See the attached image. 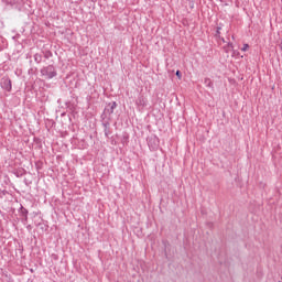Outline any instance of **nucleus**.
<instances>
[{
  "mask_svg": "<svg viewBox=\"0 0 282 282\" xmlns=\"http://www.w3.org/2000/svg\"><path fill=\"white\" fill-rule=\"evenodd\" d=\"M116 107H118V104L116 101H112V102H109L105 110H104V113L106 116H111V113H113V111L116 110Z\"/></svg>",
  "mask_w": 282,
  "mask_h": 282,
  "instance_id": "obj_3",
  "label": "nucleus"
},
{
  "mask_svg": "<svg viewBox=\"0 0 282 282\" xmlns=\"http://www.w3.org/2000/svg\"><path fill=\"white\" fill-rule=\"evenodd\" d=\"M21 216L23 217V221H28V209H25L23 206L20 208Z\"/></svg>",
  "mask_w": 282,
  "mask_h": 282,
  "instance_id": "obj_6",
  "label": "nucleus"
},
{
  "mask_svg": "<svg viewBox=\"0 0 282 282\" xmlns=\"http://www.w3.org/2000/svg\"><path fill=\"white\" fill-rule=\"evenodd\" d=\"M44 56L45 58H50V56H52V53H46Z\"/></svg>",
  "mask_w": 282,
  "mask_h": 282,
  "instance_id": "obj_11",
  "label": "nucleus"
},
{
  "mask_svg": "<svg viewBox=\"0 0 282 282\" xmlns=\"http://www.w3.org/2000/svg\"><path fill=\"white\" fill-rule=\"evenodd\" d=\"M34 61H35V63H41V61H43V55L36 53V54L34 55Z\"/></svg>",
  "mask_w": 282,
  "mask_h": 282,
  "instance_id": "obj_7",
  "label": "nucleus"
},
{
  "mask_svg": "<svg viewBox=\"0 0 282 282\" xmlns=\"http://www.w3.org/2000/svg\"><path fill=\"white\" fill-rule=\"evenodd\" d=\"M151 140H153V138L149 140V147H151Z\"/></svg>",
  "mask_w": 282,
  "mask_h": 282,
  "instance_id": "obj_13",
  "label": "nucleus"
},
{
  "mask_svg": "<svg viewBox=\"0 0 282 282\" xmlns=\"http://www.w3.org/2000/svg\"><path fill=\"white\" fill-rule=\"evenodd\" d=\"M176 76H177V78L182 79V72L181 70H176Z\"/></svg>",
  "mask_w": 282,
  "mask_h": 282,
  "instance_id": "obj_10",
  "label": "nucleus"
},
{
  "mask_svg": "<svg viewBox=\"0 0 282 282\" xmlns=\"http://www.w3.org/2000/svg\"><path fill=\"white\" fill-rule=\"evenodd\" d=\"M228 46H229V47H232V43H229Z\"/></svg>",
  "mask_w": 282,
  "mask_h": 282,
  "instance_id": "obj_14",
  "label": "nucleus"
},
{
  "mask_svg": "<svg viewBox=\"0 0 282 282\" xmlns=\"http://www.w3.org/2000/svg\"><path fill=\"white\" fill-rule=\"evenodd\" d=\"M249 47H250V45L243 44L241 51H242V52H248V48H249Z\"/></svg>",
  "mask_w": 282,
  "mask_h": 282,
  "instance_id": "obj_9",
  "label": "nucleus"
},
{
  "mask_svg": "<svg viewBox=\"0 0 282 282\" xmlns=\"http://www.w3.org/2000/svg\"><path fill=\"white\" fill-rule=\"evenodd\" d=\"M41 74L42 76H44V78H47L48 80L57 76L56 68L54 67V65H48L46 67H43L41 69Z\"/></svg>",
  "mask_w": 282,
  "mask_h": 282,
  "instance_id": "obj_1",
  "label": "nucleus"
},
{
  "mask_svg": "<svg viewBox=\"0 0 282 282\" xmlns=\"http://www.w3.org/2000/svg\"><path fill=\"white\" fill-rule=\"evenodd\" d=\"M204 84L206 85V87H213V82L210 80V78H205Z\"/></svg>",
  "mask_w": 282,
  "mask_h": 282,
  "instance_id": "obj_8",
  "label": "nucleus"
},
{
  "mask_svg": "<svg viewBox=\"0 0 282 282\" xmlns=\"http://www.w3.org/2000/svg\"><path fill=\"white\" fill-rule=\"evenodd\" d=\"M135 105L138 109H144V107H147V97H144V95H140L135 100Z\"/></svg>",
  "mask_w": 282,
  "mask_h": 282,
  "instance_id": "obj_4",
  "label": "nucleus"
},
{
  "mask_svg": "<svg viewBox=\"0 0 282 282\" xmlns=\"http://www.w3.org/2000/svg\"><path fill=\"white\" fill-rule=\"evenodd\" d=\"M0 85L4 91H12V80L10 78H2Z\"/></svg>",
  "mask_w": 282,
  "mask_h": 282,
  "instance_id": "obj_2",
  "label": "nucleus"
},
{
  "mask_svg": "<svg viewBox=\"0 0 282 282\" xmlns=\"http://www.w3.org/2000/svg\"><path fill=\"white\" fill-rule=\"evenodd\" d=\"M152 140H154V141H155V140H158V139L154 137Z\"/></svg>",
  "mask_w": 282,
  "mask_h": 282,
  "instance_id": "obj_15",
  "label": "nucleus"
},
{
  "mask_svg": "<svg viewBox=\"0 0 282 282\" xmlns=\"http://www.w3.org/2000/svg\"><path fill=\"white\" fill-rule=\"evenodd\" d=\"M220 30H221V28L218 26V28H217V31H216V34H220V32H219Z\"/></svg>",
  "mask_w": 282,
  "mask_h": 282,
  "instance_id": "obj_12",
  "label": "nucleus"
},
{
  "mask_svg": "<svg viewBox=\"0 0 282 282\" xmlns=\"http://www.w3.org/2000/svg\"><path fill=\"white\" fill-rule=\"evenodd\" d=\"M104 127V133L106 138H109V134L111 133V124L109 123V121H105L102 123Z\"/></svg>",
  "mask_w": 282,
  "mask_h": 282,
  "instance_id": "obj_5",
  "label": "nucleus"
}]
</instances>
